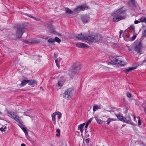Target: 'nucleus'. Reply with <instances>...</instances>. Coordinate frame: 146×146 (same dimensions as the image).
Instances as JSON below:
<instances>
[{
    "label": "nucleus",
    "mask_w": 146,
    "mask_h": 146,
    "mask_svg": "<svg viewBox=\"0 0 146 146\" xmlns=\"http://www.w3.org/2000/svg\"><path fill=\"white\" fill-rule=\"evenodd\" d=\"M8 114L9 117L14 119L19 124V126L24 132L25 135H28V132L23 125V122L22 121L20 117L17 115V112H13L10 111L8 113Z\"/></svg>",
    "instance_id": "1"
},
{
    "label": "nucleus",
    "mask_w": 146,
    "mask_h": 146,
    "mask_svg": "<svg viewBox=\"0 0 146 146\" xmlns=\"http://www.w3.org/2000/svg\"><path fill=\"white\" fill-rule=\"evenodd\" d=\"M116 14L117 15L115 16L113 18V21L114 22H118L120 20L125 19V15L123 16L121 15L125 14V11L123 10L121 8L118 9L116 11Z\"/></svg>",
    "instance_id": "2"
},
{
    "label": "nucleus",
    "mask_w": 146,
    "mask_h": 146,
    "mask_svg": "<svg viewBox=\"0 0 146 146\" xmlns=\"http://www.w3.org/2000/svg\"><path fill=\"white\" fill-rule=\"evenodd\" d=\"M88 42L90 41L92 42L100 43L103 41L102 36L97 34L91 36H88Z\"/></svg>",
    "instance_id": "3"
},
{
    "label": "nucleus",
    "mask_w": 146,
    "mask_h": 146,
    "mask_svg": "<svg viewBox=\"0 0 146 146\" xmlns=\"http://www.w3.org/2000/svg\"><path fill=\"white\" fill-rule=\"evenodd\" d=\"M25 28L22 25H17L15 28V35L17 38H20L24 33Z\"/></svg>",
    "instance_id": "4"
},
{
    "label": "nucleus",
    "mask_w": 146,
    "mask_h": 146,
    "mask_svg": "<svg viewBox=\"0 0 146 146\" xmlns=\"http://www.w3.org/2000/svg\"><path fill=\"white\" fill-rule=\"evenodd\" d=\"M142 46L140 42L136 44L132 48L133 54L135 55L138 54L140 55L141 54Z\"/></svg>",
    "instance_id": "5"
},
{
    "label": "nucleus",
    "mask_w": 146,
    "mask_h": 146,
    "mask_svg": "<svg viewBox=\"0 0 146 146\" xmlns=\"http://www.w3.org/2000/svg\"><path fill=\"white\" fill-rule=\"evenodd\" d=\"M73 88L71 87L68 88L64 93V97L67 100L71 99L72 94Z\"/></svg>",
    "instance_id": "6"
},
{
    "label": "nucleus",
    "mask_w": 146,
    "mask_h": 146,
    "mask_svg": "<svg viewBox=\"0 0 146 146\" xmlns=\"http://www.w3.org/2000/svg\"><path fill=\"white\" fill-rule=\"evenodd\" d=\"M88 36H86L85 34H82V33L78 34L77 36H76L74 39L76 40L78 39L82 41L84 40L86 42H88Z\"/></svg>",
    "instance_id": "7"
},
{
    "label": "nucleus",
    "mask_w": 146,
    "mask_h": 146,
    "mask_svg": "<svg viewBox=\"0 0 146 146\" xmlns=\"http://www.w3.org/2000/svg\"><path fill=\"white\" fill-rule=\"evenodd\" d=\"M87 8L88 7L84 5L77 7L74 10V13L75 14L78 13L84 10Z\"/></svg>",
    "instance_id": "8"
},
{
    "label": "nucleus",
    "mask_w": 146,
    "mask_h": 146,
    "mask_svg": "<svg viewBox=\"0 0 146 146\" xmlns=\"http://www.w3.org/2000/svg\"><path fill=\"white\" fill-rule=\"evenodd\" d=\"M116 117L119 120L122 121L126 122L131 125H133V122L130 119L129 120H127L126 118L122 116L119 114L116 115Z\"/></svg>",
    "instance_id": "9"
},
{
    "label": "nucleus",
    "mask_w": 146,
    "mask_h": 146,
    "mask_svg": "<svg viewBox=\"0 0 146 146\" xmlns=\"http://www.w3.org/2000/svg\"><path fill=\"white\" fill-rule=\"evenodd\" d=\"M81 68V65L79 63H76L74 64L71 68V69L73 70L76 74L79 72Z\"/></svg>",
    "instance_id": "10"
},
{
    "label": "nucleus",
    "mask_w": 146,
    "mask_h": 146,
    "mask_svg": "<svg viewBox=\"0 0 146 146\" xmlns=\"http://www.w3.org/2000/svg\"><path fill=\"white\" fill-rule=\"evenodd\" d=\"M90 18L89 15H83L81 17V19L84 23H87L89 21Z\"/></svg>",
    "instance_id": "11"
},
{
    "label": "nucleus",
    "mask_w": 146,
    "mask_h": 146,
    "mask_svg": "<svg viewBox=\"0 0 146 146\" xmlns=\"http://www.w3.org/2000/svg\"><path fill=\"white\" fill-rule=\"evenodd\" d=\"M121 58L122 57L121 56H117L116 59L117 60H116V62L117 63V64H119L123 66L126 63L121 60Z\"/></svg>",
    "instance_id": "12"
},
{
    "label": "nucleus",
    "mask_w": 146,
    "mask_h": 146,
    "mask_svg": "<svg viewBox=\"0 0 146 146\" xmlns=\"http://www.w3.org/2000/svg\"><path fill=\"white\" fill-rule=\"evenodd\" d=\"M76 46L79 48H88V45L82 42L77 44Z\"/></svg>",
    "instance_id": "13"
},
{
    "label": "nucleus",
    "mask_w": 146,
    "mask_h": 146,
    "mask_svg": "<svg viewBox=\"0 0 146 146\" xmlns=\"http://www.w3.org/2000/svg\"><path fill=\"white\" fill-rule=\"evenodd\" d=\"M49 31L54 34H56L57 33L55 31L53 26L52 25H50L48 27Z\"/></svg>",
    "instance_id": "14"
},
{
    "label": "nucleus",
    "mask_w": 146,
    "mask_h": 146,
    "mask_svg": "<svg viewBox=\"0 0 146 146\" xmlns=\"http://www.w3.org/2000/svg\"><path fill=\"white\" fill-rule=\"evenodd\" d=\"M40 41L38 40H31L29 41H27L26 42L29 44H36L39 43Z\"/></svg>",
    "instance_id": "15"
},
{
    "label": "nucleus",
    "mask_w": 146,
    "mask_h": 146,
    "mask_svg": "<svg viewBox=\"0 0 146 146\" xmlns=\"http://www.w3.org/2000/svg\"><path fill=\"white\" fill-rule=\"evenodd\" d=\"M127 5L128 6H135V0H130L127 3Z\"/></svg>",
    "instance_id": "16"
},
{
    "label": "nucleus",
    "mask_w": 146,
    "mask_h": 146,
    "mask_svg": "<svg viewBox=\"0 0 146 146\" xmlns=\"http://www.w3.org/2000/svg\"><path fill=\"white\" fill-rule=\"evenodd\" d=\"M76 74V73L73 70L71 69V68H70V70L68 72V74L69 76L71 77H73Z\"/></svg>",
    "instance_id": "17"
},
{
    "label": "nucleus",
    "mask_w": 146,
    "mask_h": 146,
    "mask_svg": "<svg viewBox=\"0 0 146 146\" xmlns=\"http://www.w3.org/2000/svg\"><path fill=\"white\" fill-rule=\"evenodd\" d=\"M117 58V57H110V60L111 61L115 64H117V62H116V60H117L116 59Z\"/></svg>",
    "instance_id": "18"
},
{
    "label": "nucleus",
    "mask_w": 146,
    "mask_h": 146,
    "mask_svg": "<svg viewBox=\"0 0 146 146\" xmlns=\"http://www.w3.org/2000/svg\"><path fill=\"white\" fill-rule=\"evenodd\" d=\"M85 125V123H83L82 124L80 125L78 128V129H80L81 133L83 132L84 130V129H83V127Z\"/></svg>",
    "instance_id": "19"
},
{
    "label": "nucleus",
    "mask_w": 146,
    "mask_h": 146,
    "mask_svg": "<svg viewBox=\"0 0 146 146\" xmlns=\"http://www.w3.org/2000/svg\"><path fill=\"white\" fill-rule=\"evenodd\" d=\"M65 10L66 13H68L69 14L74 13V10L73 11H72L68 8H66Z\"/></svg>",
    "instance_id": "20"
},
{
    "label": "nucleus",
    "mask_w": 146,
    "mask_h": 146,
    "mask_svg": "<svg viewBox=\"0 0 146 146\" xmlns=\"http://www.w3.org/2000/svg\"><path fill=\"white\" fill-rule=\"evenodd\" d=\"M57 114V113L55 112L53 113L52 115V121L54 122V124L55 125L56 124V121L55 120V116Z\"/></svg>",
    "instance_id": "21"
},
{
    "label": "nucleus",
    "mask_w": 146,
    "mask_h": 146,
    "mask_svg": "<svg viewBox=\"0 0 146 146\" xmlns=\"http://www.w3.org/2000/svg\"><path fill=\"white\" fill-rule=\"evenodd\" d=\"M136 68L135 67H129L128 68L125 70L126 72H128L131 71L135 69Z\"/></svg>",
    "instance_id": "22"
},
{
    "label": "nucleus",
    "mask_w": 146,
    "mask_h": 146,
    "mask_svg": "<svg viewBox=\"0 0 146 146\" xmlns=\"http://www.w3.org/2000/svg\"><path fill=\"white\" fill-rule=\"evenodd\" d=\"M62 59H60L59 60L58 59L55 60V62L57 66L58 67V68H60V62L61 60H62Z\"/></svg>",
    "instance_id": "23"
},
{
    "label": "nucleus",
    "mask_w": 146,
    "mask_h": 146,
    "mask_svg": "<svg viewBox=\"0 0 146 146\" xmlns=\"http://www.w3.org/2000/svg\"><path fill=\"white\" fill-rule=\"evenodd\" d=\"M28 83H29V85H32L35 84L36 82L34 80H28Z\"/></svg>",
    "instance_id": "24"
},
{
    "label": "nucleus",
    "mask_w": 146,
    "mask_h": 146,
    "mask_svg": "<svg viewBox=\"0 0 146 146\" xmlns=\"http://www.w3.org/2000/svg\"><path fill=\"white\" fill-rule=\"evenodd\" d=\"M146 36V28L143 31L142 35V38H144Z\"/></svg>",
    "instance_id": "25"
},
{
    "label": "nucleus",
    "mask_w": 146,
    "mask_h": 146,
    "mask_svg": "<svg viewBox=\"0 0 146 146\" xmlns=\"http://www.w3.org/2000/svg\"><path fill=\"white\" fill-rule=\"evenodd\" d=\"M27 83H28V80H23L21 82V86H24Z\"/></svg>",
    "instance_id": "26"
},
{
    "label": "nucleus",
    "mask_w": 146,
    "mask_h": 146,
    "mask_svg": "<svg viewBox=\"0 0 146 146\" xmlns=\"http://www.w3.org/2000/svg\"><path fill=\"white\" fill-rule=\"evenodd\" d=\"M7 127L4 125H3V126L0 128V130L2 131H5Z\"/></svg>",
    "instance_id": "27"
},
{
    "label": "nucleus",
    "mask_w": 146,
    "mask_h": 146,
    "mask_svg": "<svg viewBox=\"0 0 146 146\" xmlns=\"http://www.w3.org/2000/svg\"><path fill=\"white\" fill-rule=\"evenodd\" d=\"M98 109L99 107L97 105H95L93 107V110L94 111H96Z\"/></svg>",
    "instance_id": "28"
},
{
    "label": "nucleus",
    "mask_w": 146,
    "mask_h": 146,
    "mask_svg": "<svg viewBox=\"0 0 146 146\" xmlns=\"http://www.w3.org/2000/svg\"><path fill=\"white\" fill-rule=\"evenodd\" d=\"M56 132L58 133H56V135L58 137H59L60 136V131L59 129H57L56 130Z\"/></svg>",
    "instance_id": "29"
},
{
    "label": "nucleus",
    "mask_w": 146,
    "mask_h": 146,
    "mask_svg": "<svg viewBox=\"0 0 146 146\" xmlns=\"http://www.w3.org/2000/svg\"><path fill=\"white\" fill-rule=\"evenodd\" d=\"M63 84V82L62 81H60L58 82V84L59 86L61 87Z\"/></svg>",
    "instance_id": "30"
},
{
    "label": "nucleus",
    "mask_w": 146,
    "mask_h": 146,
    "mask_svg": "<svg viewBox=\"0 0 146 146\" xmlns=\"http://www.w3.org/2000/svg\"><path fill=\"white\" fill-rule=\"evenodd\" d=\"M30 114V112L29 111H27L24 113V115L26 116H29V115Z\"/></svg>",
    "instance_id": "31"
},
{
    "label": "nucleus",
    "mask_w": 146,
    "mask_h": 146,
    "mask_svg": "<svg viewBox=\"0 0 146 146\" xmlns=\"http://www.w3.org/2000/svg\"><path fill=\"white\" fill-rule=\"evenodd\" d=\"M96 120L97 121V122L99 123V124H102L104 122V121L102 120H100V119H96Z\"/></svg>",
    "instance_id": "32"
},
{
    "label": "nucleus",
    "mask_w": 146,
    "mask_h": 146,
    "mask_svg": "<svg viewBox=\"0 0 146 146\" xmlns=\"http://www.w3.org/2000/svg\"><path fill=\"white\" fill-rule=\"evenodd\" d=\"M54 41H55L58 42H60V40L57 37H56L55 38H54Z\"/></svg>",
    "instance_id": "33"
},
{
    "label": "nucleus",
    "mask_w": 146,
    "mask_h": 146,
    "mask_svg": "<svg viewBox=\"0 0 146 146\" xmlns=\"http://www.w3.org/2000/svg\"><path fill=\"white\" fill-rule=\"evenodd\" d=\"M117 120L116 119H111L110 118H108L107 120L106 121H108L109 123L111 122L112 121Z\"/></svg>",
    "instance_id": "34"
},
{
    "label": "nucleus",
    "mask_w": 146,
    "mask_h": 146,
    "mask_svg": "<svg viewBox=\"0 0 146 146\" xmlns=\"http://www.w3.org/2000/svg\"><path fill=\"white\" fill-rule=\"evenodd\" d=\"M48 42L52 43L54 42V40L53 38H50L48 40Z\"/></svg>",
    "instance_id": "35"
},
{
    "label": "nucleus",
    "mask_w": 146,
    "mask_h": 146,
    "mask_svg": "<svg viewBox=\"0 0 146 146\" xmlns=\"http://www.w3.org/2000/svg\"><path fill=\"white\" fill-rule=\"evenodd\" d=\"M57 118L58 119H60L61 117V114L60 113L58 112V113H57Z\"/></svg>",
    "instance_id": "36"
},
{
    "label": "nucleus",
    "mask_w": 146,
    "mask_h": 146,
    "mask_svg": "<svg viewBox=\"0 0 146 146\" xmlns=\"http://www.w3.org/2000/svg\"><path fill=\"white\" fill-rule=\"evenodd\" d=\"M139 119L138 122V124L139 125H141V121L140 119V117H138Z\"/></svg>",
    "instance_id": "37"
},
{
    "label": "nucleus",
    "mask_w": 146,
    "mask_h": 146,
    "mask_svg": "<svg viewBox=\"0 0 146 146\" xmlns=\"http://www.w3.org/2000/svg\"><path fill=\"white\" fill-rule=\"evenodd\" d=\"M128 29L130 30H133L134 29V27L133 25H131L128 28Z\"/></svg>",
    "instance_id": "38"
},
{
    "label": "nucleus",
    "mask_w": 146,
    "mask_h": 146,
    "mask_svg": "<svg viewBox=\"0 0 146 146\" xmlns=\"http://www.w3.org/2000/svg\"><path fill=\"white\" fill-rule=\"evenodd\" d=\"M127 96L129 98H130L131 96V94L129 92H127L126 94Z\"/></svg>",
    "instance_id": "39"
},
{
    "label": "nucleus",
    "mask_w": 146,
    "mask_h": 146,
    "mask_svg": "<svg viewBox=\"0 0 146 146\" xmlns=\"http://www.w3.org/2000/svg\"><path fill=\"white\" fill-rule=\"evenodd\" d=\"M141 20V22H143L146 24V17L143 18V20Z\"/></svg>",
    "instance_id": "40"
},
{
    "label": "nucleus",
    "mask_w": 146,
    "mask_h": 146,
    "mask_svg": "<svg viewBox=\"0 0 146 146\" xmlns=\"http://www.w3.org/2000/svg\"><path fill=\"white\" fill-rule=\"evenodd\" d=\"M57 54L56 53H55L54 55V58H56L57 56Z\"/></svg>",
    "instance_id": "41"
},
{
    "label": "nucleus",
    "mask_w": 146,
    "mask_h": 146,
    "mask_svg": "<svg viewBox=\"0 0 146 146\" xmlns=\"http://www.w3.org/2000/svg\"><path fill=\"white\" fill-rule=\"evenodd\" d=\"M140 22V21H139L135 20V21L134 22V23L135 24H138V23H139Z\"/></svg>",
    "instance_id": "42"
},
{
    "label": "nucleus",
    "mask_w": 146,
    "mask_h": 146,
    "mask_svg": "<svg viewBox=\"0 0 146 146\" xmlns=\"http://www.w3.org/2000/svg\"><path fill=\"white\" fill-rule=\"evenodd\" d=\"M136 37V36L135 35H134L133 36L132 38L131 39L133 40L135 39Z\"/></svg>",
    "instance_id": "43"
},
{
    "label": "nucleus",
    "mask_w": 146,
    "mask_h": 146,
    "mask_svg": "<svg viewBox=\"0 0 146 146\" xmlns=\"http://www.w3.org/2000/svg\"><path fill=\"white\" fill-rule=\"evenodd\" d=\"M92 119V118H90L89 120L88 121V123H90Z\"/></svg>",
    "instance_id": "44"
},
{
    "label": "nucleus",
    "mask_w": 146,
    "mask_h": 146,
    "mask_svg": "<svg viewBox=\"0 0 146 146\" xmlns=\"http://www.w3.org/2000/svg\"><path fill=\"white\" fill-rule=\"evenodd\" d=\"M127 118H128V119H127V120H129V119H130L131 120V119L130 118V116L129 115L128 116H127Z\"/></svg>",
    "instance_id": "45"
},
{
    "label": "nucleus",
    "mask_w": 146,
    "mask_h": 146,
    "mask_svg": "<svg viewBox=\"0 0 146 146\" xmlns=\"http://www.w3.org/2000/svg\"><path fill=\"white\" fill-rule=\"evenodd\" d=\"M106 63L108 65H110L111 64V63L110 62H106Z\"/></svg>",
    "instance_id": "46"
},
{
    "label": "nucleus",
    "mask_w": 146,
    "mask_h": 146,
    "mask_svg": "<svg viewBox=\"0 0 146 146\" xmlns=\"http://www.w3.org/2000/svg\"><path fill=\"white\" fill-rule=\"evenodd\" d=\"M85 141L86 143H88L89 142V140L88 139H86Z\"/></svg>",
    "instance_id": "47"
},
{
    "label": "nucleus",
    "mask_w": 146,
    "mask_h": 146,
    "mask_svg": "<svg viewBox=\"0 0 146 146\" xmlns=\"http://www.w3.org/2000/svg\"><path fill=\"white\" fill-rule=\"evenodd\" d=\"M143 18H141L139 19L138 21H140V22L141 21V20H143Z\"/></svg>",
    "instance_id": "48"
},
{
    "label": "nucleus",
    "mask_w": 146,
    "mask_h": 146,
    "mask_svg": "<svg viewBox=\"0 0 146 146\" xmlns=\"http://www.w3.org/2000/svg\"><path fill=\"white\" fill-rule=\"evenodd\" d=\"M132 115V116L133 117L134 120L135 121V119H136L135 117V116H134L133 115Z\"/></svg>",
    "instance_id": "49"
},
{
    "label": "nucleus",
    "mask_w": 146,
    "mask_h": 146,
    "mask_svg": "<svg viewBox=\"0 0 146 146\" xmlns=\"http://www.w3.org/2000/svg\"><path fill=\"white\" fill-rule=\"evenodd\" d=\"M21 146H26L25 144H24L23 143L21 144Z\"/></svg>",
    "instance_id": "50"
},
{
    "label": "nucleus",
    "mask_w": 146,
    "mask_h": 146,
    "mask_svg": "<svg viewBox=\"0 0 146 146\" xmlns=\"http://www.w3.org/2000/svg\"><path fill=\"white\" fill-rule=\"evenodd\" d=\"M146 63V59L143 60V63Z\"/></svg>",
    "instance_id": "51"
},
{
    "label": "nucleus",
    "mask_w": 146,
    "mask_h": 146,
    "mask_svg": "<svg viewBox=\"0 0 146 146\" xmlns=\"http://www.w3.org/2000/svg\"><path fill=\"white\" fill-rule=\"evenodd\" d=\"M122 33V31H120L119 32V33L120 35Z\"/></svg>",
    "instance_id": "52"
},
{
    "label": "nucleus",
    "mask_w": 146,
    "mask_h": 146,
    "mask_svg": "<svg viewBox=\"0 0 146 146\" xmlns=\"http://www.w3.org/2000/svg\"><path fill=\"white\" fill-rule=\"evenodd\" d=\"M88 125H87V124H86V125H85V127L86 128H87L88 127Z\"/></svg>",
    "instance_id": "53"
},
{
    "label": "nucleus",
    "mask_w": 146,
    "mask_h": 146,
    "mask_svg": "<svg viewBox=\"0 0 146 146\" xmlns=\"http://www.w3.org/2000/svg\"><path fill=\"white\" fill-rule=\"evenodd\" d=\"M37 21H40V19L39 18H37V19H36Z\"/></svg>",
    "instance_id": "54"
},
{
    "label": "nucleus",
    "mask_w": 146,
    "mask_h": 146,
    "mask_svg": "<svg viewBox=\"0 0 146 146\" xmlns=\"http://www.w3.org/2000/svg\"><path fill=\"white\" fill-rule=\"evenodd\" d=\"M106 122H107V124L108 125L110 123L109 122H108V121H106Z\"/></svg>",
    "instance_id": "55"
},
{
    "label": "nucleus",
    "mask_w": 146,
    "mask_h": 146,
    "mask_svg": "<svg viewBox=\"0 0 146 146\" xmlns=\"http://www.w3.org/2000/svg\"><path fill=\"white\" fill-rule=\"evenodd\" d=\"M89 123H88V121H87L86 124H87V125H88V124H89Z\"/></svg>",
    "instance_id": "56"
},
{
    "label": "nucleus",
    "mask_w": 146,
    "mask_h": 146,
    "mask_svg": "<svg viewBox=\"0 0 146 146\" xmlns=\"http://www.w3.org/2000/svg\"><path fill=\"white\" fill-rule=\"evenodd\" d=\"M129 51H131V49H129Z\"/></svg>",
    "instance_id": "57"
},
{
    "label": "nucleus",
    "mask_w": 146,
    "mask_h": 146,
    "mask_svg": "<svg viewBox=\"0 0 146 146\" xmlns=\"http://www.w3.org/2000/svg\"><path fill=\"white\" fill-rule=\"evenodd\" d=\"M29 17H32V16H31H31H29Z\"/></svg>",
    "instance_id": "58"
},
{
    "label": "nucleus",
    "mask_w": 146,
    "mask_h": 146,
    "mask_svg": "<svg viewBox=\"0 0 146 146\" xmlns=\"http://www.w3.org/2000/svg\"><path fill=\"white\" fill-rule=\"evenodd\" d=\"M119 38H121V36L120 35V36H119Z\"/></svg>",
    "instance_id": "59"
},
{
    "label": "nucleus",
    "mask_w": 146,
    "mask_h": 146,
    "mask_svg": "<svg viewBox=\"0 0 146 146\" xmlns=\"http://www.w3.org/2000/svg\"><path fill=\"white\" fill-rule=\"evenodd\" d=\"M145 114H146V110H145Z\"/></svg>",
    "instance_id": "60"
},
{
    "label": "nucleus",
    "mask_w": 146,
    "mask_h": 146,
    "mask_svg": "<svg viewBox=\"0 0 146 146\" xmlns=\"http://www.w3.org/2000/svg\"><path fill=\"white\" fill-rule=\"evenodd\" d=\"M42 88V87H41L40 88Z\"/></svg>",
    "instance_id": "61"
},
{
    "label": "nucleus",
    "mask_w": 146,
    "mask_h": 146,
    "mask_svg": "<svg viewBox=\"0 0 146 146\" xmlns=\"http://www.w3.org/2000/svg\"><path fill=\"white\" fill-rule=\"evenodd\" d=\"M110 111V112H111V111Z\"/></svg>",
    "instance_id": "62"
}]
</instances>
